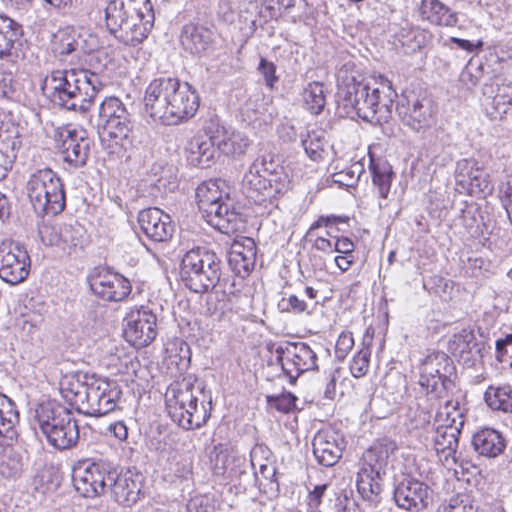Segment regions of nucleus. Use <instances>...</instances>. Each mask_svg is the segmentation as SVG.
<instances>
[{"mask_svg": "<svg viewBox=\"0 0 512 512\" xmlns=\"http://www.w3.org/2000/svg\"><path fill=\"white\" fill-rule=\"evenodd\" d=\"M336 77L337 106L347 117L371 123L386 122L391 117L397 93L390 80L381 77L371 84L350 60L339 68Z\"/></svg>", "mask_w": 512, "mask_h": 512, "instance_id": "nucleus-1", "label": "nucleus"}, {"mask_svg": "<svg viewBox=\"0 0 512 512\" xmlns=\"http://www.w3.org/2000/svg\"><path fill=\"white\" fill-rule=\"evenodd\" d=\"M72 481L83 497L93 498L107 491L120 505L132 506L142 495V474L127 469L117 472L109 462L90 459L79 461L72 469Z\"/></svg>", "mask_w": 512, "mask_h": 512, "instance_id": "nucleus-2", "label": "nucleus"}, {"mask_svg": "<svg viewBox=\"0 0 512 512\" xmlns=\"http://www.w3.org/2000/svg\"><path fill=\"white\" fill-rule=\"evenodd\" d=\"M145 113L157 123L174 126L192 119L200 106L197 89L177 77L162 75L154 78L146 87Z\"/></svg>", "mask_w": 512, "mask_h": 512, "instance_id": "nucleus-3", "label": "nucleus"}, {"mask_svg": "<svg viewBox=\"0 0 512 512\" xmlns=\"http://www.w3.org/2000/svg\"><path fill=\"white\" fill-rule=\"evenodd\" d=\"M103 87L100 76L89 69H57L42 81L43 94L61 108L86 113Z\"/></svg>", "mask_w": 512, "mask_h": 512, "instance_id": "nucleus-4", "label": "nucleus"}, {"mask_svg": "<svg viewBox=\"0 0 512 512\" xmlns=\"http://www.w3.org/2000/svg\"><path fill=\"white\" fill-rule=\"evenodd\" d=\"M165 406L175 424L185 430H194L201 428L209 420L212 397L194 374H186L167 387Z\"/></svg>", "mask_w": 512, "mask_h": 512, "instance_id": "nucleus-5", "label": "nucleus"}, {"mask_svg": "<svg viewBox=\"0 0 512 512\" xmlns=\"http://www.w3.org/2000/svg\"><path fill=\"white\" fill-rule=\"evenodd\" d=\"M104 19L115 38L126 45L136 46L147 38L155 16L150 0H108Z\"/></svg>", "mask_w": 512, "mask_h": 512, "instance_id": "nucleus-6", "label": "nucleus"}, {"mask_svg": "<svg viewBox=\"0 0 512 512\" xmlns=\"http://www.w3.org/2000/svg\"><path fill=\"white\" fill-rule=\"evenodd\" d=\"M396 448L394 441L383 439L363 453L357 472L356 487L362 500L371 508L376 507L381 501L388 460Z\"/></svg>", "mask_w": 512, "mask_h": 512, "instance_id": "nucleus-7", "label": "nucleus"}, {"mask_svg": "<svg viewBox=\"0 0 512 512\" xmlns=\"http://www.w3.org/2000/svg\"><path fill=\"white\" fill-rule=\"evenodd\" d=\"M290 179L283 166L272 159L257 158L244 174L242 187L247 197L257 204L269 202L288 191Z\"/></svg>", "mask_w": 512, "mask_h": 512, "instance_id": "nucleus-8", "label": "nucleus"}, {"mask_svg": "<svg viewBox=\"0 0 512 512\" xmlns=\"http://www.w3.org/2000/svg\"><path fill=\"white\" fill-rule=\"evenodd\" d=\"M26 195L37 216H55L66 206L64 184L50 168L32 172L25 185Z\"/></svg>", "mask_w": 512, "mask_h": 512, "instance_id": "nucleus-9", "label": "nucleus"}, {"mask_svg": "<svg viewBox=\"0 0 512 512\" xmlns=\"http://www.w3.org/2000/svg\"><path fill=\"white\" fill-rule=\"evenodd\" d=\"M34 425L38 426L49 444L59 450L73 447L79 439V427L72 412L55 402L37 406Z\"/></svg>", "mask_w": 512, "mask_h": 512, "instance_id": "nucleus-10", "label": "nucleus"}, {"mask_svg": "<svg viewBox=\"0 0 512 512\" xmlns=\"http://www.w3.org/2000/svg\"><path fill=\"white\" fill-rule=\"evenodd\" d=\"M180 277L184 285L195 293L213 290L221 277V260L206 247L187 251L180 264Z\"/></svg>", "mask_w": 512, "mask_h": 512, "instance_id": "nucleus-11", "label": "nucleus"}, {"mask_svg": "<svg viewBox=\"0 0 512 512\" xmlns=\"http://www.w3.org/2000/svg\"><path fill=\"white\" fill-rule=\"evenodd\" d=\"M134 121L126 105L115 96L106 97L99 105L98 129L102 142L111 153H120L131 144Z\"/></svg>", "mask_w": 512, "mask_h": 512, "instance_id": "nucleus-12", "label": "nucleus"}, {"mask_svg": "<svg viewBox=\"0 0 512 512\" xmlns=\"http://www.w3.org/2000/svg\"><path fill=\"white\" fill-rule=\"evenodd\" d=\"M19 423V412L15 402L0 393V476L9 480L18 479L24 470V460L21 452L12 445L18 438L16 429Z\"/></svg>", "mask_w": 512, "mask_h": 512, "instance_id": "nucleus-13", "label": "nucleus"}, {"mask_svg": "<svg viewBox=\"0 0 512 512\" xmlns=\"http://www.w3.org/2000/svg\"><path fill=\"white\" fill-rule=\"evenodd\" d=\"M464 424L465 413L459 402L446 400L436 413L432 442L435 451L440 457L443 455L446 464L450 459L454 464L459 462L456 453Z\"/></svg>", "mask_w": 512, "mask_h": 512, "instance_id": "nucleus-14", "label": "nucleus"}, {"mask_svg": "<svg viewBox=\"0 0 512 512\" xmlns=\"http://www.w3.org/2000/svg\"><path fill=\"white\" fill-rule=\"evenodd\" d=\"M268 348L275 353L276 363L281 366L291 385L303 373L318 370L317 352L308 343L285 341L277 345L270 344Z\"/></svg>", "mask_w": 512, "mask_h": 512, "instance_id": "nucleus-15", "label": "nucleus"}, {"mask_svg": "<svg viewBox=\"0 0 512 512\" xmlns=\"http://www.w3.org/2000/svg\"><path fill=\"white\" fill-rule=\"evenodd\" d=\"M454 374L453 361L446 353L436 351L421 361L418 383L427 395L435 399H443L454 385L452 380Z\"/></svg>", "mask_w": 512, "mask_h": 512, "instance_id": "nucleus-16", "label": "nucleus"}, {"mask_svg": "<svg viewBox=\"0 0 512 512\" xmlns=\"http://www.w3.org/2000/svg\"><path fill=\"white\" fill-rule=\"evenodd\" d=\"M396 111L404 125L416 132L425 131L436 123L437 109L429 97L414 91H404Z\"/></svg>", "mask_w": 512, "mask_h": 512, "instance_id": "nucleus-17", "label": "nucleus"}, {"mask_svg": "<svg viewBox=\"0 0 512 512\" xmlns=\"http://www.w3.org/2000/svg\"><path fill=\"white\" fill-rule=\"evenodd\" d=\"M87 282L93 295L105 302H123L132 293L129 279L107 267H95Z\"/></svg>", "mask_w": 512, "mask_h": 512, "instance_id": "nucleus-18", "label": "nucleus"}, {"mask_svg": "<svg viewBox=\"0 0 512 512\" xmlns=\"http://www.w3.org/2000/svg\"><path fill=\"white\" fill-rule=\"evenodd\" d=\"M82 412L87 416L100 417L114 411L122 396V390L114 380L94 375Z\"/></svg>", "mask_w": 512, "mask_h": 512, "instance_id": "nucleus-19", "label": "nucleus"}, {"mask_svg": "<svg viewBox=\"0 0 512 512\" xmlns=\"http://www.w3.org/2000/svg\"><path fill=\"white\" fill-rule=\"evenodd\" d=\"M124 337L131 345L148 346L157 336V316L148 306H134L123 319Z\"/></svg>", "mask_w": 512, "mask_h": 512, "instance_id": "nucleus-20", "label": "nucleus"}, {"mask_svg": "<svg viewBox=\"0 0 512 512\" xmlns=\"http://www.w3.org/2000/svg\"><path fill=\"white\" fill-rule=\"evenodd\" d=\"M31 269V259L24 245L15 241L0 244V278L17 285L27 279Z\"/></svg>", "mask_w": 512, "mask_h": 512, "instance_id": "nucleus-21", "label": "nucleus"}, {"mask_svg": "<svg viewBox=\"0 0 512 512\" xmlns=\"http://www.w3.org/2000/svg\"><path fill=\"white\" fill-rule=\"evenodd\" d=\"M55 141L66 163L74 168H80L86 164L91 140L84 129L72 125L60 127L56 130Z\"/></svg>", "mask_w": 512, "mask_h": 512, "instance_id": "nucleus-22", "label": "nucleus"}, {"mask_svg": "<svg viewBox=\"0 0 512 512\" xmlns=\"http://www.w3.org/2000/svg\"><path fill=\"white\" fill-rule=\"evenodd\" d=\"M39 234L45 245L58 246L69 254L82 250L88 244L86 229L76 220L52 227L45 225L39 229Z\"/></svg>", "mask_w": 512, "mask_h": 512, "instance_id": "nucleus-23", "label": "nucleus"}, {"mask_svg": "<svg viewBox=\"0 0 512 512\" xmlns=\"http://www.w3.org/2000/svg\"><path fill=\"white\" fill-rule=\"evenodd\" d=\"M203 130L214 139L217 149L226 156H242L251 144L245 134L224 125L217 115L209 117Z\"/></svg>", "mask_w": 512, "mask_h": 512, "instance_id": "nucleus-24", "label": "nucleus"}, {"mask_svg": "<svg viewBox=\"0 0 512 512\" xmlns=\"http://www.w3.org/2000/svg\"><path fill=\"white\" fill-rule=\"evenodd\" d=\"M430 487L414 477H404L397 482L393 490V500L398 508L419 512L426 509L431 500Z\"/></svg>", "mask_w": 512, "mask_h": 512, "instance_id": "nucleus-25", "label": "nucleus"}, {"mask_svg": "<svg viewBox=\"0 0 512 512\" xmlns=\"http://www.w3.org/2000/svg\"><path fill=\"white\" fill-rule=\"evenodd\" d=\"M455 181L459 189L472 196H484L492 191L488 175L472 159L457 162Z\"/></svg>", "mask_w": 512, "mask_h": 512, "instance_id": "nucleus-26", "label": "nucleus"}, {"mask_svg": "<svg viewBox=\"0 0 512 512\" xmlns=\"http://www.w3.org/2000/svg\"><path fill=\"white\" fill-rule=\"evenodd\" d=\"M138 223L145 236L156 243L170 241L175 232V224L170 215L156 207L140 211Z\"/></svg>", "mask_w": 512, "mask_h": 512, "instance_id": "nucleus-27", "label": "nucleus"}, {"mask_svg": "<svg viewBox=\"0 0 512 512\" xmlns=\"http://www.w3.org/2000/svg\"><path fill=\"white\" fill-rule=\"evenodd\" d=\"M312 446L317 462L325 467H332L342 457L345 441L338 431L327 428L315 434Z\"/></svg>", "mask_w": 512, "mask_h": 512, "instance_id": "nucleus-28", "label": "nucleus"}, {"mask_svg": "<svg viewBox=\"0 0 512 512\" xmlns=\"http://www.w3.org/2000/svg\"><path fill=\"white\" fill-rule=\"evenodd\" d=\"M484 348V342L478 341L474 332L468 329L454 334L448 347L449 352L467 367L473 366L483 357Z\"/></svg>", "mask_w": 512, "mask_h": 512, "instance_id": "nucleus-29", "label": "nucleus"}, {"mask_svg": "<svg viewBox=\"0 0 512 512\" xmlns=\"http://www.w3.org/2000/svg\"><path fill=\"white\" fill-rule=\"evenodd\" d=\"M0 113V180L7 176L21 147L18 127L5 121Z\"/></svg>", "mask_w": 512, "mask_h": 512, "instance_id": "nucleus-30", "label": "nucleus"}, {"mask_svg": "<svg viewBox=\"0 0 512 512\" xmlns=\"http://www.w3.org/2000/svg\"><path fill=\"white\" fill-rule=\"evenodd\" d=\"M257 247L252 238L234 241L228 253V265L235 275L245 278L254 269Z\"/></svg>", "mask_w": 512, "mask_h": 512, "instance_id": "nucleus-31", "label": "nucleus"}, {"mask_svg": "<svg viewBox=\"0 0 512 512\" xmlns=\"http://www.w3.org/2000/svg\"><path fill=\"white\" fill-rule=\"evenodd\" d=\"M95 374L85 372H75L66 374L60 380V391L62 396L71 404L76 406L79 412H82L83 406L90 388L91 378Z\"/></svg>", "mask_w": 512, "mask_h": 512, "instance_id": "nucleus-32", "label": "nucleus"}, {"mask_svg": "<svg viewBox=\"0 0 512 512\" xmlns=\"http://www.w3.org/2000/svg\"><path fill=\"white\" fill-rule=\"evenodd\" d=\"M217 145L211 136H194L187 144L186 158L190 165L199 168H207L214 162Z\"/></svg>", "mask_w": 512, "mask_h": 512, "instance_id": "nucleus-33", "label": "nucleus"}, {"mask_svg": "<svg viewBox=\"0 0 512 512\" xmlns=\"http://www.w3.org/2000/svg\"><path fill=\"white\" fill-rule=\"evenodd\" d=\"M213 36L211 29L200 24L188 23L182 28L181 44L186 51L201 56L211 47Z\"/></svg>", "mask_w": 512, "mask_h": 512, "instance_id": "nucleus-34", "label": "nucleus"}, {"mask_svg": "<svg viewBox=\"0 0 512 512\" xmlns=\"http://www.w3.org/2000/svg\"><path fill=\"white\" fill-rule=\"evenodd\" d=\"M419 14L423 21L439 27H454L458 14L440 0H421Z\"/></svg>", "mask_w": 512, "mask_h": 512, "instance_id": "nucleus-35", "label": "nucleus"}, {"mask_svg": "<svg viewBox=\"0 0 512 512\" xmlns=\"http://www.w3.org/2000/svg\"><path fill=\"white\" fill-rule=\"evenodd\" d=\"M474 450L481 456L494 458L500 455L506 446L500 432L493 428H483L472 437Z\"/></svg>", "mask_w": 512, "mask_h": 512, "instance_id": "nucleus-36", "label": "nucleus"}, {"mask_svg": "<svg viewBox=\"0 0 512 512\" xmlns=\"http://www.w3.org/2000/svg\"><path fill=\"white\" fill-rule=\"evenodd\" d=\"M219 207L221 209L217 208V212L215 214H204L203 217L206 222L222 233L230 234L235 232L238 229V223L240 221L239 213L235 211L227 196L225 201L220 202Z\"/></svg>", "mask_w": 512, "mask_h": 512, "instance_id": "nucleus-37", "label": "nucleus"}, {"mask_svg": "<svg viewBox=\"0 0 512 512\" xmlns=\"http://www.w3.org/2000/svg\"><path fill=\"white\" fill-rule=\"evenodd\" d=\"M370 156L369 170L372 177V183L379 198L386 200L390 193L391 184L394 178L392 166L387 160L375 159Z\"/></svg>", "mask_w": 512, "mask_h": 512, "instance_id": "nucleus-38", "label": "nucleus"}, {"mask_svg": "<svg viewBox=\"0 0 512 512\" xmlns=\"http://www.w3.org/2000/svg\"><path fill=\"white\" fill-rule=\"evenodd\" d=\"M223 183L221 180H210L207 182H203L196 189V198L198 202V207L202 216L204 214L217 212V208L219 207L220 202L226 200V197H223V194L220 190V184Z\"/></svg>", "mask_w": 512, "mask_h": 512, "instance_id": "nucleus-39", "label": "nucleus"}, {"mask_svg": "<svg viewBox=\"0 0 512 512\" xmlns=\"http://www.w3.org/2000/svg\"><path fill=\"white\" fill-rule=\"evenodd\" d=\"M484 399L492 410L512 413V385H490L484 393Z\"/></svg>", "mask_w": 512, "mask_h": 512, "instance_id": "nucleus-40", "label": "nucleus"}, {"mask_svg": "<svg viewBox=\"0 0 512 512\" xmlns=\"http://www.w3.org/2000/svg\"><path fill=\"white\" fill-rule=\"evenodd\" d=\"M22 34V28L12 18L0 14V57L11 53L15 42Z\"/></svg>", "mask_w": 512, "mask_h": 512, "instance_id": "nucleus-41", "label": "nucleus"}, {"mask_svg": "<svg viewBox=\"0 0 512 512\" xmlns=\"http://www.w3.org/2000/svg\"><path fill=\"white\" fill-rule=\"evenodd\" d=\"M397 41L401 44L404 53L413 54L426 46L427 32L418 27H402L396 34Z\"/></svg>", "mask_w": 512, "mask_h": 512, "instance_id": "nucleus-42", "label": "nucleus"}, {"mask_svg": "<svg viewBox=\"0 0 512 512\" xmlns=\"http://www.w3.org/2000/svg\"><path fill=\"white\" fill-rule=\"evenodd\" d=\"M305 108L314 115L320 114L326 105V94L322 82L313 81L302 92Z\"/></svg>", "mask_w": 512, "mask_h": 512, "instance_id": "nucleus-43", "label": "nucleus"}, {"mask_svg": "<svg viewBox=\"0 0 512 512\" xmlns=\"http://www.w3.org/2000/svg\"><path fill=\"white\" fill-rule=\"evenodd\" d=\"M301 144L307 156L318 161L322 159L327 141L323 130H308L305 134H301Z\"/></svg>", "mask_w": 512, "mask_h": 512, "instance_id": "nucleus-44", "label": "nucleus"}, {"mask_svg": "<svg viewBox=\"0 0 512 512\" xmlns=\"http://www.w3.org/2000/svg\"><path fill=\"white\" fill-rule=\"evenodd\" d=\"M298 398L292 392L283 391L280 394L266 395V403L270 409H275L278 412L289 414L298 411L297 407Z\"/></svg>", "mask_w": 512, "mask_h": 512, "instance_id": "nucleus-45", "label": "nucleus"}, {"mask_svg": "<svg viewBox=\"0 0 512 512\" xmlns=\"http://www.w3.org/2000/svg\"><path fill=\"white\" fill-rule=\"evenodd\" d=\"M438 512H479V507L471 495L459 493L444 503Z\"/></svg>", "mask_w": 512, "mask_h": 512, "instance_id": "nucleus-46", "label": "nucleus"}, {"mask_svg": "<svg viewBox=\"0 0 512 512\" xmlns=\"http://www.w3.org/2000/svg\"><path fill=\"white\" fill-rule=\"evenodd\" d=\"M479 220L476 217V211L472 208H466L461 210V214L455 221L456 227L463 228V231L459 233L463 236L477 237L480 233Z\"/></svg>", "mask_w": 512, "mask_h": 512, "instance_id": "nucleus-47", "label": "nucleus"}, {"mask_svg": "<svg viewBox=\"0 0 512 512\" xmlns=\"http://www.w3.org/2000/svg\"><path fill=\"white\" fill-rule=\"evenodd\" d=\"M79 40L70 31H62L56 36L54 50L60 56H68L79 48Z\"/></svg>", "mask_w": 512, "mask_h": 512, "instance_id": "nucleus-48", "label": "nucleus"}, {"mask_svg": "<svg viewBox=\"0 0 512 512\" xmlns=\"http://www.w3.org/2000/svg\"><path fill=\"white\" fill-rule=\"evenodd\" d=\"M361 172V165L359 163H355L350 167L333 173L332 181L340 187H352L358 182Z\"/></svg>", "mask_w": 512, "mask_h": 512, "instance_id": "nucleus-49", "label": "nucleus"}, {"mask_svg": "<svg viewBox=\"0 0 512 512\" xmlns=\"http://www.w3.org/2000/svg\"><path fill=\"white\" fill-rule=\"evenodd\" d=\"M370 355L371 353L368 348H363L354 355L350 363V371L353 377L360 378L367 373Z\"/></svg>", "mask_w": 512, "mask_h": 512, "instance_id": "nucleus-50", "label": "nucleus"}, {"mask_svg": "<svg viewBox=\"0 0 512 512\" xmlns=\"http://www.w3.org/2000/svg\"><path fill=\"white\" fill-rule=\"evenodd\" d=\"M268 4L258 3V11L256 18L250 19L251 29L255 31L258 26L262 27L268 21L278 16L277 9L274 5L267 2Z\"/></svg>", "mask_w": 512, "mask_h": 512, "instance_id": "nucleus-51", "label": "nucleus"}, {"mask_svg": "<svg viewBox=\"0 0 512 512\" xmlns=\"http://www.w3.org/2000/svg\"><path fill=\"white\" fill-rule=\"evenodd\" d=\"M496 359L512 368V334L496 341Z\"/></svg>", "mask_w": 512, "mask_h": 512, "instance_id": "nucleus-52", "label": "nucleus"}, {"mask_svg": "<svg viewBox=\"0 0 512 512\" xmlns=\"http://www.w3.org/2000/svg\"><path fill=\"white\" fill-rule=\"evenodd\" d=\"M16 85L12 72L0 68V98H12Z\"/></svg>", "mask_w": 512, "mask_h": 512, "instance_id": "nucleus-53", "label": "nucleus"}, {"mask_svg": "<svg viewBox=\"0 0 512 512\" xmlns=\"http://www.w3.org/2000/svg\"><path fill=\"white\" fill-rule=\"evenodd\" d=\"M258 70L264 77L266 86L270 89H273L279 80L278 76L276 75L275 64L262 57L258 65Z\"/></svg>", "mask_w": 512, "mask_h": 512, "instance_id": "nucleus-54", "label": "nucleus"}, {"mask_svg": "<svg viewBox=\"0 0 512 512\" xmlns=\"http://www.w3.org/2000/svg\"><path fill=\"white\" fill-rule=\"evenodd\" d=\"M354 346V338L351 332H342L335 345V355L338 360H344Z\"/></svg>", "mask_w": 512, "mask_h": 512, "instance_id": "nucleus-55", "label": "nucleus"}, {"mask_svg": "<svg viewBox=\"0 0 512 512\" xmlns=\"http://www.w3.org/2000/svg\"><path fill=\"white\" fill-rule=\"evenodd\" d=\"M217 15L225 23H233L236 17L233 4L230 0H220L218 3Z\"/></svg>", "mask_w": 512, "mask_h": 512, "instance_id": "nucleus-56", "label": "nucleus"}, {"mask_svg": "<svg viewBox=\"0 0 512 512\" xmlns=\"http://www.w3.org/2000/svg\"><path fill=\"white\" fill-rule=\"evenodd\" d=\"M512 104V88H503V93L498 92L493 98V105L499 112L506 113L507 106Z\"/></svg>", "mask_w": 512, "mask_h": 512, "instance_id": "nucleus-57", "label": "nucleus"}, {"mask_svg": "<svg viewBox=\"0 0 512 512\" xmlns=\"http://www.w3.org/2000/svg\"><path fill=\"white\" fill-rule=\"evenodd\" d=\"M326 488H327L326 485H317L309 493L308 507H309L310 512H316L318 510V507L321 504L322 497L324 495Z\"/></svg>", "mask_w": 512, "mask_h": 512, "instance_id": "nucleus-58", "label": "nucleus"}, {"mask_svg": "<svg viewBox=\"0 0 512 512\" xmlns=\"http://www.w3.org/2000/svg\"><path fill=\"white\" fill-rule=\"evenodd\" d=\"M449 42L455 44L459 49L465 50L469 53H473L482 49L484 43L482 40L472 42L466 39L451 37Z\"/></svg>", "mask_w": 512, "mask_h": 512, "instance_id": "nucleus-59", "label": "nucleus"}, {"mask_svg": "<svg viewBox=\"0 0 512 512\" xmlns=\"http://www.w3.org/2000/svg\"><path fill=\"white\" fill-rule=\"evenodd\" d=\"M346 222V218L330 215V216H320L309 228V233L313 230L320 227H329L332 228L333 225L337 223Z\"/></svg>", "mask_w": 512, "mask_h": 512, "instance_id": "nucleus-60", "label": "nucleus"}, {"mask_svg": "<svg viewBox=\"0 0 512 512\" xmlns=\"http://www.w3.org/2000/svg\"><path fill=\"white\" fill-rule=\"evenodd\" d=\"M285 302V299L282 300ZM287 306L285 310L295 314L306 312L308 305L304 300L299 299L296 295H290L286 300Z\"/></svg>", "mask_w": 512, "mask_h": 512, "instance_id": "nucleus-61", "label": "nucleus"}, {"mask_svg": "<svg viewBox=\"0 0 512 512\" xmlns=\"http://www.w3.org/2000/svg\"><path fill=\"white\" fill-rule=\"evenodd\" d=\"M338 369H334L329 372L326 377V385L324 390V397L326 399H333L336 394V382L338 379Z\"/></svg>", "mask_w": 512, "mask_h": 512, "instance_id": "nucleus-62", "label": "nucleus"}, {"mask_svg": "<svg viewBox=\"0 0 512 512\" xmlns=\"http://www.w3.org/2000/svg\"><path fill=\"white\" fill-rule=\"evenodd\" d=\"M334 251L345 255L352 254L354 243L348 237H338L334 244Z\"/></svg>", "mask_w": 512, "mask_h": 512, "instance_id": "nucleus-63", "label": "nucleus"}, {"mask_svg": "<svg viewBox=\"0 0 512 512\" xmlns=\"http://www.w3.org/2000/svg\"><path fill=\"white\" fill-rule=\"evenodd\" d=\"M109 431L119 441H125L128 438V427L123 421H117L110 424Z\"/></svg>", "mask_w": 512, "mask_h": 512, "instance_id": "nucleus-64", "label": "nucleus"}]
</instances>
